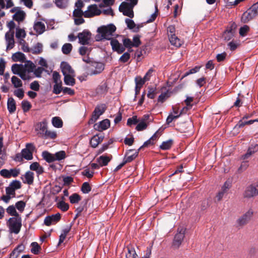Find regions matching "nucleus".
Segmentation results:
<instances>
[{
  "mask_svg": "<svg viewBox=\"0 0 258 258\" xmlns=\"http://www.w3.org/2000/svg\"><path fill=\"white\" fill-rule=\"evenodd\" d=\"M169 97L168 91L162 93L158 98V102L163 103Z\"/></svg>",
  "mask_w": 258,
  "mask_h": 258,
  "instance_id": "nucleus-57",
  "label": "nucleus"
},
{
  "mask_svg": "<svg viewBox=\"0 0 258 258\" xmlns=\"http://www.w3.org/2000/svg\"><path fill=\"white\" fill-rule=\"evenodd\" d=\"M139 122V120L138 119L137 116H133L132 117H130L127 119V125L128 126H131L132 125H135L137 124Z\"/></svg>",
  "mask_w": 258,
  "mask_h": 258,
  "instance_id": "nucleus-61",
  "label": "nucleus"
},
{
  "mask_svg": "<svg viewBox=\"0 0 258 258\" xmlns=\"http://www.w3.org/2000/svg\"><path fill=\"white\" fill-rule=\"evenodd\" d=\"M11 82L14 87L16 88H19L23 86L22 81L17 77L16 76H13L11 78Z\"/></svg>",
  "mask_w": 258,
  "mask_h": 258,
  "instance_id": "nucleus-37",
  "label": "nucleus"
},
{
  "mask_svg": "<svg viewBox=\"0 0 258 258\" xmlns=\"http://www.w3.org/2000/svg\"><path fill=\"white\" fill-rule=\"evenodd\" d=\"M167 34L170 42L172 45L179 47L182 44V41L181 40L175 35V28L173 25H170L167 28Z\"/></svg>",
  "mask_w": 258,
  "mask_h": 258,
  "instance_id": "nucleus-2",
  "label": "nucleus"
},
{
  "mask_svg": "<svg viewBox=\"0 0 258 258\" xmlns=\"http://www.w3.org/2000/svg\"><path fill=\"white\" fill-rule=\"evenodd\" d=\"M112 158V156L102 155L97 159V161L101 167L107 165Z\"/></svg>",
  "mask_w": 258,
  "mask_h": 258,
  "instance_id": "nucleus-22",
  "label": "nucleus"
},
{
  "mask_svg": "<svg viewBox=\"0 0 258 258\" xmlns=\"http://www.w3.org/2000/svg\"><path fill=\"white\" fill-rule=\"evenodd\" d=\"M34 29L39 34H42L45 30V26L43 23L37 22L34 25Z\"/></svg>",
  "mask_w": 258,
  "mask_h": 258,
  "instance_id": "nucleus-25",
  "label": "nucleus"
},
{
  "mask_svg": "<svg viewBox=\"0 0 258 258\" xmlns=\"http://www.w3.org/2000/svg\"><path fill=\"white\" fill-rule=\"evenodd\" d=\"M79 42L82 45H88L91 37V33L87 30H84L82 32L78 33Z\"/></svg>",
  "mask_w": 258,
  "mask_h": 258,
  "instance_id": "nucleus-9",
  "label": "nucleus"
},
{
  "mask_svg": "<svg viewBox=\"0 0 258 258\" xmlns=\"http://www.w3.org/2000/svg\"><path fill=\"white\" fill-rule=\"evenodd\" d=\"M126 249L127 250V252L125 255L126 258H140L132 246H126Z\"/></svg>",
  "mask_w": 258,
  "mask_h": 258,
  "instance_id": "nucleus-27",
  "label": "nucleus"
},
{
  "mask_svg": "<svg viewBox=\"0 0 258 258\" xmlns=\"http://www.w3.org/2000/svg\"><path fill=\"white\" fill-rule=\"evenodd\" d=\"M45 71L46 70L44 68L41 67H39L35 69L34 70L33 73L35 77L37 78H40L41 77V75L42 73Z\"/></svg>",
  "mask_w": 258,
  "mask_h": 258,
  "instance_id": "nucleus-58",
  "label": "nucleus"
},
{
  "mask_svg": "<svg viewBox=\"0 0 258 258\" xmlns=\"http://www.w3.org/2000/svg\"><path fill=\"white\" fill-rule=\"evenodd\" d=\"M194 100L193 97H187L186 99L184 100V102L186 105L187 107H184L182 109L183 111L184 110H187L188 108H191L192 105L191 104V102Z\"/></svg>",
  "mask_w": 258,
  "mask_h": 258,
  "instance_id": "nucleus-59",
  "label": "nucleus"
},
{
  "mask_svg": "<svg viewBox=\"0 0 258 258\" xmlns=\"http://www.w3.org/2000/svg\"><path fill=\"white\" fill-rule=\"evenodd\" d=\"M57 207L63 212H66L69 208V205L68 203L61 201L57 204Z\"/></svg>",
  "mask_w": 258,
  "mask_h": 258,
  "instance_id": "nucleus-47",
  "label": "nucleus"
},
{
  "mask_svg": "<svg viewBox=\"0 0 258 258\" xmlns=\"http://www.w3.org/2000/svg\"><path fill=\"white\" fill-rule=\"evenodd\" d=\"M101 13V10L98 8L96 5H91L88 7V10L85 11L84 17L91 18L95 16H98Z\"/></svg>",
  "mask_w": 258,
  "mask_h": 258,
  "instance_id": "nucleus-10",
  "label": "nucleus"
},
{
  "mask_svg": "<svg viewBox=\"0 0 258 258\" xmlns=\"http://www.w3.org/2000/svg\"><path fill=\"white\" fill-rule=\"evenodd\" d=\"M47 129V122L46 120L39 122L36 126L35 131L37 132V135L42 138L45 135V132Z\"/></svg>",
  "mask_w": 258,
  "mask_h": 258,
  "instance_id": "nucleus-11",
  "label": "nucleus"
},
{
  "mask_svg": "<svg viewBox=\"0 0 258 258\" xmlns=\"http://www.w3.org/2000/svg\"><path fill=\"white\" fill-rule=\"evenodd\" d=\"M130 58V54L128 52L124 53L119 58V61L120 62L125 63Z\"/></svg>",
  "mask_w": 258,
  "mask_h": 258,
  "instance_id": "nucleus-62",
  "label": "nucleus"
},
{
  "mask_svg": "<svg viewBox=\"0 0 258 258\" xmlns=\"http://www.w3.org/2000/svg\"><path fill=\"white\" fill-rule=\"evenodd\" d=\"M96 92L98 94H103L107 92V86L106 83H103L99 85L96 89Z\"/></svg>",
  "mask_w": 258,
  "mask_h": 258,
  "instance_id": "nucleus-36",
  "label": "nucleus"
},
{
  "mask_svg": "<svg viewBox=\"0 0 258 258\" xmlns=\"http://www.w3.org/2000/svg\"><path fill=\"white\" fill-rule=\"evenodd\" d=\"M243 197L246 199L254 198L258 195V183H253L247 185L243 192Z\"/></svg>",
  "mask_w": 258,
  "mask_h": 258,
  "instance_id": "nucleus-3",
  "label": "nucleus"
},
{
  "mask_svg": "<svg viewBox=\"0 0 258 258\" xmlns=\"http://www.w3.org/2000/svg\"><path fill=\"white\" fill-rule=\"evenodd\" d=\"M25 16L26 14L24 11L18 10V11L13 15V18L16 21L21 22L24 20Z\"/></svg>",
  "mask_w": 258,
  "mask_h": 258,
  "instance_id": "nucleus-26",
  "label": "nucleus"
},
{
  "mask_svg": "<svg viewBox=\"0 0 258 258\" xmlns=\"http://www.w3.org/2000/svg\"><path fill=\"white\" fill-rule=\"evenodd\" d=\"M6 211L9 215L15 216V217H19V214L17 212L16 208L13 205L9 206Z\"/></svg>",
  "mask_w": 258,
  "mask_h": 258,
  "instance_id": "nucleus-45",
  "label": "nucleus"
},
{
  "mask_svg": "<svg viewBox=\"0 0 258 258\" xmlns=\"http://www.w3.org/2000/svg\"><path fill=\"white\" fill-rule=\"evenodd\" d=\"M43 159L48 163H51L55 161L54 154H51L47 151H43L42 153Z\"/></svg>",
  "mask_w": 258,
  "mask_h": 258,
  "instance_id": "nucleus-30",
  "label": "nucleus"
},
{
  "mask_svg": "<svg viewBox=\"0 0 258 258\" xmlns=\"http://www.w3.org/2000/svg\"><path fill=\"white\" fill-rule=\"evenodd\" d=\"M42 44L40 43H37L32 48L30 49V52L34 54H38L42 52Z\"/></svg>",
  "mask_w": 258,
  "mask_h": 258,
  "instance_id": "nucleus-33",
  "label": "nucleus"
},
{
  "mask_svg": "<svg viewBox=\"0 0 258 258\" xmlns=\"http://www.w3.org/2000/svg\"><path fill=\"white\" fill-rule=\"evenodd\" d=\"M235 25L234 24H232L230 27H228L223 33V37L224 39L226 41L231 40L234 36L235 33Z\"/></svg>",
  "mask_w": 258,
  "mask_h": 258,
  "instance_id": "nucleus-16",
  "label": "nucleus"
},
{
  "mask_svg": "<svg viewBox=\"0 0 258 258\" xmlns=\"http://www.w3.org/2000/svg\"><path fill=\"white\" fill-rule=\"evenodd\" d=\"M31 245L32 246L31 252L35 254H37L41 249L40 246L36 242H32Z\"/></svg>",
  "mask_w": 258,
  "mask_h": 258,
  "instance_id": "nucleus-55",
  "label": "nucleus"
},
{
  "mask_svg": "<svg viewBox=\"0 0 258 258\" xmlns=\"http://www.w3.org/2000/svg\"><path fill=\"white\" fill-rule=\"evenodd\" d=\"M122 42L123 44V46L124 48L126 47L129 48V52L132 51V50L130 49L132 47H133V42L131 41V40L129 38H124L123 39Z\"/></svg>",
  "mask_w": 258,
  "mask_h": 258,
  "instance_id": "nucleus-48",
  "label": "nucleus"
},
{
  "mask_svg": "<svg viewBox=\"0 0 258 258\" xmlns=\"http://www.w3.org/2000/svg\"><path fill=\"white\" fill-rule=\"evenodd\" d=\"M82 199L81 197L77 193L72 194L69 197L70 202L71 204H78Z\"/></svg>",
  "mask_w": 258,
  "mask_h": 258,
  "instance_id": "nucleus-38",
  "label": "nucleus"
},
{
  "mask_svg": "<svg viewBox=\"0 0 258 258\" xmlns=\"http://www.w3.org/2000/svg\"><path fill=\"white\" fill-rule=\"evenodd\" d=\"M116 28L115 25L110 24L107 26H102L99 27L97 32L101 34V39L111 40L112 39L113 33L115 31Z\"/></svg>",
  "mask_w": 258,
  "mask_h": 258,
  "instance_id": "nucleus-1",
  "label": "nucleus"
},
{
  "mask_svg": "<svg viewBox=\"0 0 258 258\" xmlns=\"http://www.w3.org/2000/svg\"><path fill=\"white\" fill-rule=\"evenodd\" d=\"M14 94L20 99H22L24 96V91L23 89L19 88L14 91Z\"/></svg>",
  "mask_w": 258,
  "mask_h": 258,
  "instance_id": "nucleus-56",
  "label": "nucleus"
},
{
  "mask_svg": "<svg viewBox=\"0 0 258 258\" xmlns=\"http://www.w3.org/2000/svg\"><path fill=\"white\" fill-rule=\"evenodd\" d=\"M103 137L98 135L93 136L90 140V145L93 148H96L103 140Z\"/></svg>",
  "mask_w": 258,
  "mask_h": 258,
  "instance_id": "nucleus-28",
  "label": "nucleus"
},
{
  "mask_svg": "<svg viewBox=\"0 0 258 258\" xmlns=\"http://www.w3.org/2000/svg\"><path fill=\"white\" fill-rule=\"evenodd\" d=\"M61 82H59V83L55 84L53 86V93L55 94H59L63 88L61 86Z\"/></svg>",
  "mask_w": 258,
  "mask_h": 258,
  "instance_id": "nucleus-49",
  "label": "nucleus"
},
{
  "mask_svg": "<svg viewBox=\"0 0 258 258\" xmlns=\"http://www.w3.org/2000/svg\"><path fill=\"white\" fill-rule=\"evenodd\" d=\"M160 130H158L148 140L146 141L144 144L139 149L140 150L143 147H147L150 145H153L155 144V141L157 140L160 136L159 133Z\"/></svg>",
  "mask_w": 258,
  "mask_h": 258,
  "instance_id": "nucleus-19",
  "label": "nucleus"
},
{
  "mask_svg": "<svg viewBox=\"0 0 258 258\" xmlns=\"http://www.w3.org/2000/svg\"><path fill=\"white\" fill-rule=\"evenodd\" d=\"M9 186L15 190L21 188L22 186L21 182L17 180L12 181Z\"/></svg>",
  "mask_w": 258,
  "mask_h": 258,
  "instance_id": "nucleus-53",
  "label": "nucleus"
},
{
  "mask_svg": "<svg viewBox=\"0 0 258 258\" xmlns=\"http://www.w3.org/2000/svg\"><path fill=\"white\" fill-rule=\"evenodd\" d=\"M20 217H13L9 220V226L11 233L18 234L20 231L22 223Z\"/></svg>",
  "mask_w": 258,
  "mask_h": 258,
  "instance_id": "nucleus-5",
  "label": "nucleus"
},
{
  "mask_svg": "<svg viewBox=\"0 0 258 258\" xmlns=\"http://www.w3.org/2000/svg\"><path fill=\"white\" fill-rule=\"evenodd\" d=\"M56 6L60 9H65L68 7L69 0H55Z\"/></svg>",
  "mask_w": 258,
  "mask_h": 258,
  "instance_id": "nucleus-40",
  "label": "nucleus"
},
{
  "mask_svg": "<svg viewBox=\"0 0 258 258\" xmlns=\"http://www.w3.org/2000/svg\"><path fill=\"white\" fill-rule=\"evenodd\" d=\"M93 66L95 68V70L92 71V74L96 75L100 74L104 70V65L101 62H94Z\"/></svg>",
  "mask_w": 258,
  "mask_h": 258,
  "instance_id": "nucleus-35",
  "label": "nucleus"
},
{
  "mask_svg": "<svg viewBox=\"0 0 258 258\" xmlns=\"http://www.w3.org/2000/svg\"><path fill=\"white\" fill-rule=\"evenodd\" d=\"M257 15L255 13V12H254L250 7L243 14L241 17V20L243 23H246L253 19Z\"/></svg>",
  "mask_w": 258,
  "mask_h": 258,
  "instance_id": "nucleus-14",
  "label": "nucleus"
},
{
  "mask_svg": "<svg viewBox=\"0 0 258 258\" xmlns=\"http://www.w3.org/2000/svg\"><path fill=\"white\" fill-rule=\"evenodd\" d=\"M35 68V64L30 60L27 61L23 66V71L25 72V74L30 78V80L33 78V76H31L30 73L33 72Z\"/></svg>",
  "mask_w": 258,
  "mask_h": 258,
  "instance_id": "nucleus-12",
  "label": "nucleus"
},
{
  "mask_svg": "<svg viewBox=\"0 0 258 258\" xmlns=\"http://www.w3.org/2000/svg\"><path fill=\"white\" fill-rule=\"evenodd\" d=\"M110 120L108 119H105L94 125L95 130L101 132L107 130L110 126Z\"/></svg>",
  "mask_w": 258,
  "mask_h": 258,
  "instance_id": "nucleus-18",
  "label": "nucleus"
},
{
  "mask_svg": "<svg viewBox=\"0 0 258 258\" xmlns=\"http://www.w3.org/2000/svg\"><path fill=\"white\" fill-rule=\"evenodd\" d=\"M148 124L147 123L145 122L144 120L141 121L137 125L136 129L138 131H143L147 127Z\"/></svg>",
  "mask_w": 258,
  "mask_h": 258,
  "instance_id": "nucleus-60",
  "label": "nucleus"
},
{
  "mask_svg": "<svg viewBox=\"0 0 258 258\" xmlns=\"http://www.w3.org/2000/svg\"><path fill=\"white\" fill-rule=\"evenodd\" d=\"M12 58L13 60L15 62H24L26 59L25 54L21 52H17L14 53L12 55Z\"/></svg>",
  "mask_w": 258,
  "mask_h": 258,
  "instance_id": "nucleus-29",
  "label": "nucleus"
},
{
  "mask_svg": "<svg viewBox=\"0 0 258 258\" xmlns=\"http://www.w3.org/2000/svg\"><path fill=\"white\" fill-rule=\"evenodd\" d=\"M91 190V187L88 182L83 183L81 187V191L84 194H88Z\"/></svg>",
  "mask_w": 258,
  "mask_h": 258,
  "instance_id": "nucleus-54",
  "label": "nucleus"
},
{
  "mask_svg": "<svg viewBox=\"0 0 258 258\" xmlns=\"http://www.w3.org/2000/svg\"><path fill=\"white\" fill-rule=\"evenodd\" d=\"M52 124L54 127L60 128L62 126L63 122L59 117L55 116L52 118Z\"/></svg>",
  "mask_w": 258,
  "mask_h": 258,
  "instance_id": "nucleus-39",
  "label": "nucleus"
},
{
  "mask_svg": "<svg viewBox=\"0 0 258 258\" xmlns=\"http://www.w3.org/2000/svg\"><path fill=\"white\" fill-rule=\"evenodd\" d=\"M19 43L20 45L22 46V49L24 52H30V48L28 46V44L26 42V41L24 39H20L19 41Z\"/></svg>",
  "mask_w": 258,
  "mask_h": 258,
  "instance_id": "nucleus-50",
  "label": "nucleus"
},
{
  "mask_svg": "<svg viewBox=\"0 0 258 258\" xmlns=\"http://www.w3.org/2000/svg\"><path fill=\"white\" fill-rule=\"evenodd\" d=\"M75 74L74 75H69L64 76V82L67 85L74 86L75 84V79H74Z\"/></svg>",
  "mask_w": 258,
  "mask_h": 258,
  "instance_id": "nucleus-31",
  "label": "nucleus"
},
{
  "mask_svg": "<svg viewBox=\"0 0 258 258\" xmlns=\"http://www.w3.org/2000/svg\"><path fill=\"white\" fill-rule=\"evenodd\" d=\"M22 157L27 160H30L33 159V153L28 150V149H23L22 151Z\"/></svg>",
  "mask_w": 258,
  "mask_h": 258,
  "instance_id": "nucleus-42",
  "label": "nucleus"
},
{
  "mask_svg": "<svg viewBox=\"0 0 258 258\" xmlns=\"http://www.w3.org/2000/svg\"><path fill=\"white\" fill-rule=\"evenodd\" d=\"M54 159L55 161H60L61 160L64 159L67 156L66 153L64 151H60L59 152H56L54 154Z\"/></svg>",
  "mask_w": 258,
  "mask_h": 258,
  "instance_id": "nucleus-43",
  "label": "nucleus"
},
{
  "mask_svg": "<svg viewBox=\"0 0 258 258\" xmlns=\"http://www.w3.org/2000/svg\"><path fill=\"white\" fill-rule=\"evenodd\" d=\"M22 108L24 112L28 111L32 107L31 103L27 100H23L22 102Z\"/></svg>",
  "mask_w": 258,
  "mask_h": 258,
  "instance_id": "nucleus-51",
  "label": "nucleus"
},
{
  "mask_svg": "<svg viewBox=\"0 0 258 258\" xmlns=\"http://www.w3.org/2000/svg\"><path fill=\"white\" fill-rule=\"evenodd\" d=\"M26 36V32L24 29L17 28L16 31V37L19 39H23Z\"/></svg>",
  "mask_w": 258,
  "mask_h": 258,
  "instance_id": "nucleus-52",
  "label": "nucleus"
},
{
  "mask_svg": "<svg viewBox=\"0 0 258 258\" xmlns=\"http://www.w3.org/2000/svg\"><path fill=\"white\" fill-rule=\"evenodd\" d=\"M185 229L184 227H179L177 230V233L175 234L172 246L175 248L179 247L182 243L183 238L185 236Z\"/></svg>",
  "mask_w": 258,
  "mask_h": 258,
  "instance_id": "nucleus-6",
  "label": "nucleus"
},
{
  "mask_svg": "<svg viewBox=\"0 0 258 258\" xmlns=\"http://www.w3.org/2000/svg\"><path fill=\"white\" fill-rule=\"evenodd\" d=\"M7 108L10 114H12L15 112L16 110V104L13 98L10 97L8 98L7 102Z\"/></svg>",
  "mask_w": 258,
  "mask_h": 258,
  "instance_id": "nucleus-24",
  "label": "nucleus"
},
{
  "mask_svg": "<svg viewBox=\"0 0 258 258\" xmlns=\"http://www.w3.org/2000/svg\"><path fill=\"white\" fill-rule=\"evenodd\" d=\"M91 50V47L83 46L80 47L79 49V52L81 55H85V54L89 55Z\"/></svg>",
  "mask_w": 258,
  "mask_h": 258,
  "instance_id": "nucleus-44",
  "label": "nucleus"
},
{
  "mask_svg": "<svg viewBox=\"0 0 258 258\" xmlns=\"http://www.w3.org/2000/svg\"><path fill=\"white\" fill-rule=\"evenodd\" d=\"M61 218V215L59 213L51 216H46L44 220V223L45 225L49 226L53 223L58 222Z\"/></svg>",
  "mask_w": 258,
  "mask_h": 258,
  "instance_id": "nucleus-13",
  "label": "nucleus"
},
{
  "mask_svg": "<svg viewBox=\"0 0 258 258\" xmlns=\"http://www.w3.org/2000/svg\"><path fill=\"white\" fill-rule=\"evenodd\" d=\"M110 40V45L112 49L114 51L117 52L118 54H121L125 50V48L118 42V41L114 38L111 39Z\"/></svg>",
  "mask_w": 258,
  "mask_h": 258,
  "instance_id": "nucleus-15",
  "label": "nucleus"
},
{
  "mask_svg": "<svg viewBox=\"0 0 258 258\" xmlns=\"http://www.w3.org/2000/svg\"><path fill=\"white\" fill-rule=\"evenodd\" d=\"M258 150L257 145H251L249 147L246 153L241 157L242 160H245L249 158L253 154L256 152Z\"/></svg>",
  "mask_w": 258,
  "mask_h": 258,
  "instance_id": "nucleus-21",
  "label": "nucleus"
},
{
  "mask_svg": "<svg viewBox=\"0 0 258 258\" xmlns=\"http://www.w3.org/2000/svg\"><path fill=\"white\" fill-rule=\"evenodd\" d=\"M139 150L138 151L131 149L128 150L123 158V161L126 163H130L133 161L138 155Z\"/></svg>",
  "mask_w": 258,
  "mask_h": 258,
  "instance_id": "nucleus-17",
  "label": "nucleus"
},
{
  "mask_svg": "<svg viewBox=\"0 0 258 258\" xmlns=\"http://www.w3.org/2000/svg\"><path fill=\"white\" fill-rule=\"evenodd\" d=\"M253 214V210L252 208H249L236 220L237 226L243 227L248 224L251 220Z\"/></svg>",
  "mask_w": 258,
  "mask_h": 258,
  "instance_id": "nucleus-4",
  "label": "nucleus"
},
{
  "mask_svg": "<svg viewBox=\"0 0 258 258\" xmlns=\"http://www.w3.org/2000/svg\"><path fill=\"white\" fill-rule=\"evenodd\" d=\"M24 248L25 246L22 244L18 245L11 253V257L17 258L19 256L20 254L23 251Z\"/></svg>",
  "mask_w": 258,
  "mask_h": 258,
  "instance_id": "nucleus-23",
  "label": "nucleus"
},
{
  "mask_svg": "<svg viewBox=\"0 0 258 258\" xmlns=\"http://www.w3.org/2000/svg\"><path fill=\"white\" fill-rule=\"evenodd\" d=\"M72 45L71 43H66L62 47V52L64 54H69L72 50Z\"/></svg>",
  "mask_w": 258,
  "mask_h": 258,
  "instance_id": "nucleus-46",
  "label": "nucleus"
},
{
  "mask_svg": "<svg viewBox=\"0 0 258 258\" xmlns=\"http://www.w3.org/2000/svg\"><path fill=\"white\" fill-rule=\"evenodd\" d=\"M173 144V141L172 139H170L166 141L163 142L160 146V149L162 150H169L172 146Z\"/></svg>",
  "mask_w": 258,
  "mask_h": 258,
  "instance_id": "nucleus-34",
  "label": "nucleus"
},
{
  "mask_svg": "<svg viewBox=\"0 0 258 258\" xmlns=\"http://www.w3.org/2000/svg\"><path fill=\"white\" fill-rule=\"evenodd\" d=\"M34 180V173L30 171L26 172L25 174V180L23 181L25 183L31 185L33 183Z\"/></svg>",
  "mask_w": 258,
  "mask_h": 258,
  "instance_id": "nucleus-32",
  "label": "nucleus"
},
{
  "mask_svg": "<svg viewBox=\"0 0 258 258\" xmlns=\"http://www.w3.org/2000/svg\"><path fill=\"white\" fill-rule=\"evenodd\" d=\"M57 137V134L54 131H48L47 129L46 132L45 133V135L42 137L43 138L55 139Z\"/></svg>",
  "mask_w": 258,
  "mask_h": 258,
  "instance_id": "nucleus-41",
  "label": "nucleus"
},
{
  "mask_svg": "<svg viewBox=\"0 0 258 258\" xmlns=\"http://www.w3.org/2000/svg\"><path fill=\"white\" fill-rule=\"evenodd\" d=\"M146 81H147L144 80V78H142L141 77H137L135 78L136 85L140 87H142Z\"/></svg>",
  "mask_w": 258,
  "mask_h": 258,
  "instance_id": "nucleus-64",
  "label": "nucleus"
},
{
  "mask_svg": "<svg viewBox=\"0 0 258 258\" xmlns=\"http://www.w3.org/2000/svg\"><path fill=\"white\" fill-rule=\"evenodd\" d=\"M12 71L14 74L19 75L23 80H29L30 78L25 74L23 71V65L14 64L12 66Z\"/></svg>",
  "mask_w": 258,
  "mask_h": 258,
  "instance_id": "nucleus-8",
  "label": "nucleus"
},
{
  "mask_svg": "<svg viewBox=\"0 0 258 258\" xmlns=\"http://www.w3.org/2000/svg\"><path fill=\"white\" fill-rule=\"evenodd\" d=\"M61 72L63 76L74 75L75 71L71 66L66 62H63L61 64Z\"/></svg>",
  "mask_w": 258,
  "mask_h": 258,
  "instance_id": "nucleus-20",
  "label": "nucleus"
},
{
  "mask_svg": "<svg viewBox=\"0 0 258 258\" xmlns=\"http://www.w3.org/2000/svg\"><path fill=\"white\" fill-rule=\"evenodd\" d=\"M106 106L105 104H102L100 105H97L94 110L93 111L91 118L89 119V124L94 123L106 110Z\"/></svg>",
  "mask_w": 258,
  "mask_h": 258,
  "instance_id": "nucleus-7",
  "label": "nucleus"
},
{
  "mask_svg": "<svg viewBox=\"0 0 258 258\" xmlns=\"http://www.w3.org/2000/svg\"><path fill=\"white\" fill-rule=\"evenodd\" d=\"M15 206L18 210L22 212L24 210V208L26 206V203L23 201H20L17 202Z\"/></svg>",
  "mask_w": 258,
  "mask_h": 258,
  "instance_id": "nucleus-63",
  "label": "nucleus"
}]
</instances>
